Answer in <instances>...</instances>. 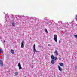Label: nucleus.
<instances>
[{
  "mask_svg": "<svg viewBox=\"0 0 77 77\" xmlns=\"http://www.w3.org/2000/svg\"><path fill=\"white\" fill-rule=\"evenodd\" d=\"M21 47L22 48H24V44H23V43H21Z\"/></svg>",
  "mask_w": 77,
  "mask_h": 77,
  "instance_id": "obj_14",
  "label": "nucleus"
},
{
  "mask_svg": "<svg viewBox=\"0 0 77 77\" xmlns=\"http://www.w3.org/2000/svg\"><path fill=\"white\" fill-rule=\"evenodd\" d=\"M4 14H5V13H4Z\"/></svg>",
  "mask_w": 77,
  "mask_h": 77,
  "instance_id": "obj_35",
  "label": "nucleus"
},
{
  "mask_svg": "<svg viewBox=\"0 0 77 77\" xmlns=\"http://www.w3.org/2000/svg\"><path fill=\"white\" fill-rule=\"evenodd\" d=\"M11 52L12 54H14V50H12Z\"/></svg>",
  "mask_w": 77,
  "mask_h": 77,
  "instance_id": "obj_17",
  "label": "nucleus"
},
{
  "mask_svg": "<svg viewBox=\"0 0 77 77\" xmlns=\"http://www.w3.org/2000/svg\"><path fill=\"white\" fill-rule=\"evenodd\" d=\"M51 59H53L54 60H56V59H57V57H54L53 55H52L51 56Z\"/></svg>",
  "mask_w": 77,
  "mask_h": 77,
  "instance_id": "obj_6",
  "label": "nucleus"
},
{
  "mask_svg": "<svg viewBox=\"0 0 77 77\" xmlns=\"http://www.w3.org/2000/svg\"><path fill=\"white\" fill-rule=\"evenodd\" d=\"M0 65L1 67H3V63L1 60H0Z\"/></svg>",
  "mask_w": 77,
  "mask_h": 77,
  "instance_id": "obj_8",
  "label": "nucleus"
},
{
  "mask_svg": "<svg viewBox=\"0 0 77 77\" xmlns=\"http://www.w3.org/2000/svg\"><path fill=\"white\" fill-rule=\"evenodd\" d=\"M35 20H36V18H35Z\"/></svg>",
  "mask_w": 77,
  "mask_h": 77,
  "instance_id": "obj_34",
  "label": "nucleus"
},
{
  "mask_svg": "<svg viewBox=\"0 0 77 77\" xmlns=\"http://www.w3.org/2000/svg\"><path fill=\"white\" fill-rule=\"evenodd\" d=\"M50 21V24H51V23H52V22H53V20H51Z\"/></svg>",
  "mask_w": 77,
  "mask_h": 77,
  "instance_id": "obj_29",
  "label": "nucleus"
},
{
  "mask_svg": "<svg viewBox=\"0 0 77 77\" xmlns=\"http://www.w3.org/2000/svg\"><path fill=\"white\" fill-rule=\"evenodd\" d=\"M38 23H40V24H42V21H41V20L38 19Z\"/></svg>",
  "mask_w": 77,
  "mask_h": 77,
  "instance_id": "obj_10",
  "label": "nucleus"
},
{
  "mask_svg": "<svg viewBox=\"0 0 77 77\" xmlns=\"http://www.w3.org/2000/svg\"><path fill=\"white\" fill-rule=\"evenodd\" d=\"M18 74V72H16L15 73V75H17Z\"/></svg>",
  "mask_w": 77,
  "mask_h": 77,
  "instance_id": "obj_21",
  "label": "nucleus"
},
{
  "mask_svg": "<svg viewBox=\"0 0 77 77\" xmlns=\"http://www.w3.org/2000/svg\"><path fill=\"white\" fill-rule=\"evenodd\" d=\"M5 42V40H4V41H3V42Z\"/></svg>",
  "mask_w": 77,
  "mask_h": 77,
  "instance_id": "obj_33",
  "label": "nucleus"
},
{
  "mask_svg": "<svg viewBox=\"0 0 77 77\" xmlns=\"http://www.w3.org/2000/svg\"><path fill=\"white\" fill-rule=\"evenodd\" d=\"M18 66L19 67V70H21V69H22V67H21V64L20 63H18Z\"/></svg>",
  "mask_w": 77,
  "mask_h": 77,
  "instance_id": "obj_7",
  "label": "nucleus"
},
{
  "mask_svg": "<svg viewBox=\"0 0 77 77\" xmlns=\"http://www.w3.org/2000/svg\"><path fill=\"white\" fill-rule=\"evenodd\" d=\"M60 66H63V63H60Z\"/></svg>",
  "mask_w": 77,
  "mask_h": 77,
  "instance_id": "obj_13",
  "label": "nucleus"
},
{
  "mask_svg": "<svg viewBox=\"0 0 77 77\" xmlns=\"http://www.w3.org/2000/svg\"><path fill=\"white\" fill-rule=\"evenodd\" d=\"M48 46H50V44H48Z\"/></svg>",
  "mask_w": 77,
  "mask_h": 77,
  "instance_id": "obj_31",
  "label": "nucleus"
},
{
  "mask_svg": "<svg viewBox=\"0 0 77 77\" xmlns=\"http://www.w3.org/2000/svg\"><path fill=\"white\" fill-rule=\"evenodd\" d=\"M15 22L14 21L12 22V24L13 26H15Z\"/></svg>",
  "mask_w": 77,
  "mask_h": 77,
  "instance_id": "obj_12",
  "label": "nucleus"
},
{
  "mask_svg": "<svg viewBox=\"0 0 77 77\" xmlns=\"http://www.w3.org/2000/svg\"><path fill=\"white\" fill-rule=\"evenodd\" d=\"M45 32H46V33H48V31H47V29H45Z\"/></svg>",
  "mask_w": 77,
  "mask_h": 77,
  "instance_id": "obj_25",
  "label": "nucleus"
},
{
  "mask_svg": "<svg viewBox=\"0 0 77 77\" xmlns=\"http://www.w3.org/2000/svg\"><path fill=\"white\" fill-rule=\"evenodd\" d=\"M12 18L13 17V21H16L18 20V18L20 17V16L16 15L14 16L13 15H10Z\"/></svg>",
  "mask_w": 77,
  "mask_h": 77,
  "instance_id": "obj_1",
  "label": "nucleus"
},
{
  "mask_svg": "<svg viewBox=\"0 0 77 77\" xmlns=\"http://www.w3.org/2000/svg\"><path fill=\"white\" fill-rule=\"evenodd\" d=\"M51 63L52 64H54V60H52Z\"/></svg>",
  "mask_w": 77,
  "mask_h": 77,
  "instance_id": "obj_16",
  "label": "nucleus"
},
{
  "mask_svg": "<svg viewBox=\"0 0 77 77\" xmlns=\"http://www.w3.org/2000/svg\"><path fill=\"white\" fill-rule=\"evenodd\" d=\"M75 19L76 21H77V14L75 16Z\"/></svg>",
  "mask_w": 77,
  "mask_h": 77,
  "instance_id": "obj_19",
  "label": "nucleus"
},
{
  "mask_svg": "<svg viewBox=\"0 0 77 77\" xmlns=\"http://www.w3.org/2000/svg\"><path fill=\"white\" fill-rule=\"evenodd\" d=\"M25 42H24V41L23 40V41H22V42L21 43H22V44H24Z\"/></svg>",
  "mask_w": 77,
  "mask_h": 77,
  "instance_id": "obj_26",
  "label": "nucleus"
},
{
  "mask_svg": "<svg viewBox=\"0 0 77 77\" xmlns=\"http://www.w3.org/2000/svg\"><path fill=\"white\" fill-rule=\"evenodd\" d=\"M75 69H77V63H76V66H75Z\"/></svg>",
  "mask_w": 77,
  "mask_h": 77,
  "instance_id": "obj_22",
  "label": "nucleus"
},
{
  "mask_svg": "<svg viewBox=\"0 0 77 77\" xmlns=\"http://www.w3.org/2000/svg\"><path fill=\"white\" fill-rule=\"evenodd\" d=\"M21 18H23V21H25V20H28V17L27 16H20Z\"/></svg>",
  "mask_w": 77,
  "mask_h": 77,
  "instance_id": "obj_2",
  "label": "nucleus"
},
{
  "mask_svg": "<svg viewBox=\"0 0 77 77\" xmlns=\"http://www.w3.org/2000/svg\"><path fill=\"white\" fill-rule=\"evenodd\" d=\"M45 24L46 26H48V25H50V21H48L47 20V21L46 22V23H45Z\"/></svg>",
  "mask_w": 77,
  "mask_h": 77,
  "instance_id": "obj_4",
  "label": "nucleus"
},
{
  "mask_svg": "<svg viewBox=\"0 0 77 77\" xmlns=\"http://www.w3.org/2000/svg\"><path fill=\"white\" fill-rule=\"evenodd\" d=\"M74 36H75V38H77V35H74Z\"/></svg>",
  "mask_w": 77,
  "mask_h": 77,
  "instance_id": "obj_28",
  "label": "nucleus"
},
{
  "mask_svg": "<svg viewBox=\"0 0 77 77\" xmlns=\"http://www.w3.org/2000/svg\"><path fill=\"white\" fill-rule=\"evenodd\" d=\"M0 52H1V53H3V50H2V49H0Z\"/></svg>",
  "mask_w": 77,
  "mask_h": 77,
  "instance_id": "obj_24",
  "label": "nucleus"
},
{
  "mask_svg": "<svg viewBox=\"0 0 77 77\" xmlns=\"http://www.w3.org/2000/svg\"><path fill=\"white\" fill-rule=\"evenodd\" d=\"M58 66V69H59V70L60 71H62V68H61V67L59 66Z\"/></svg>",
  "mask_w": 77,
  "mask_h": 77,
  "instance_id": "obj_11",
  "label": "nucleus"
},
{
  "mask_svg": "<svg viewBox=\"0 0 77 77\" xmlns=\"http://www.w3.org/2000/svg\"><path fill=\"white\" fill-rule=\"evenodd\" d=\"M58 23H61V24H63V23H62V21H58Z\"/></svg>",
  "mask_w": 77,
  "mask_h": 77,
  "instance_id": "obj_20",
  "label": "nucleus"
},
{
  "mask_svg": "<svg viewBox=\"0 0 77 77\" xmlns=\"http://www.w3.org/2000/svg\"><path fill=\"white\" fill-rule=\"evenodd\" d=\"M59 43H60V40L59 41Z\"/></svg>",
  "mask_w": 77,
  "mask_h": 77,
  "instance_id": "obj_32",
  "label": "nucleus"
},
{
  "mask_svg": "<svg viewBox=\"0 0 77 77\" xmlns=\"http://www.w3.org/2000/svg\"><path fill=\"white\" fill-rule=\"evenodd\" d=\"M64 24L65 25V26H68V22H66L64 23Z\"/></svg>",
  "mask_w": 77,
  "mask_h": 77,
  "instance_id": "obj_15",
  "label": "nucleus"
},
{
  "mask_svg": "<svg viewBox=\"0 0 77 77\" xmlns=\"http://www.w3.org/2000/svg\"><path fill=\"white\" fill-rule=\"evenodd\" d=\"M54 40L56 42H57V37L56 35H55L54 36Z\"/></svg>",
  "mask_w": 77,
  "mask_h": 77,
  "instance_id": "obj_5",
  "label": "nucleus"
},
{
  "mask_svg": "<svg viewBox=\"0 0 77 77\" xmlns=\"http://www.w3.org/2000/svg\"><path fill=\"white\" fill-rule=\"evenodd\" d=\"M51 26H53V23H51L50 25Z\"/></svg>",
  "mask_w": 77,
  "mask_h": 77,
  "instance_id": "obj_23",
  "label": "nucleus"
},
{
  "mask_svg": "<svg viewBox=\"0 0 77 77\" xmlns=\"http://www.w3.org/2000/svg\"><path fill=\"white\" fill-rule=\"evenodd\" d=\"M74 26H77V24H76L75 23H74Z\"/></svg>",
  "mask_w": 77,
  "mask_h": 77,
  "instance_id": "obj_30",
  "label": "nucleus"
},
{
  "mask_svg": "<svg viewBox=\"0 0 77 77\" xmlns=\"http://www.w3.org/2000/svg\"><path fill=\"white\" fill-rule=\"evenodd\" d=\"M35 46H36V45L35 44H34L33 45V51L34 54H35V53L36 52H38V51H36V48H35Z\"/></svg>",
  "mask_w": 77,
  "mask_h": 77,
  "instance_id": "obj_3",
  "label": "nucleus"
},
{
  "mask_svg": "<svg viewBox=\"0 0 77 77\" xmlns=\"http://www.w3.org/2000/svg\"><path fill=\"white\" fill-rule=\"evenodd\" d=\"M5 17H9V16L8 15V14H6V15H5Z\"/></svg>",
  "mask_w": 77,
  "mask_h": 77,
  "instance_id": "obj_27",
  "label": "nucleus"
},
{
  "mask_svg": "<svg viewBox=\"0 0 77 77\" xmlns=\"http://www.w3.org/2000/svg\"><path fill=\"white\" fill-rule=\"evenodd\" d=\"M54 53L55 54V55L56 56H58V52L57 51V50H55V51L54 52Z\"/></svg>",
  "mask_w": 77,
  "mask_h": 77,
  "instance_id": "obj_9",
  "label": "nucleus"
},
{
  "mask_svg": "<svg viewBox=\"0 0 77 77\" xmlns=\"http://www.w3.org/2000/svg\"><path fill=\"white\" fill-rule=\"evenodd\" d=\"M45 19L44 20V22L45 23H46V21H47L45 19Z\"/></svg>",
  "mask_w": 77,
  "mask_h": 77,
  "instance_id": "obj_18",
  "label": "nucleus"
}]
</instances>
